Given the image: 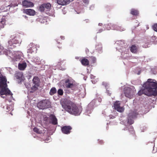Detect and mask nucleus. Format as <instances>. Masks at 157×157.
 Masks as SVG:
<instances>
[{
    "instance_id": "f257e3e1",
    "label": "nucleus",
    "mask_w": 157,
    "mask_h": 157,
    "mask_svg": "<svg viewBox=\"0 0 157 157\" xmlns=\"http://www.w3.org/2000/svg\"><path fill=\"white\" fill-rule=\"evenodd\" d=\"M155 80L148 79L143 85V88L139 90L138 94L139 96L144 94L148 96L157 95V83Z\"/></svg>"
},
{
    "instance_id": "f03ea898",
    "label": "nucleus",
    "mask_w": 157,
    "mask_h": 157,
    "mask_svg": "<svg viewBox=\"0 0 157 157\" xmlns=\"http://www.w3.org/2000/svg\"><path fill=\"white\" fill-rule=\"evenodd\" d=\"M7 80L5 76L2 75H0V94L1 95L4 94L12 95L13 94L7 88Z\"/></svg>"
},
{
    "instance_id": "7ed1b4c3",
    "label": "nucleus",
    "mask_w": 157,
    "mask_h": 157,
    "mask_svg": "<svg viewBox=\"0 0 157 157\" xmlns=\"http://www.w3.org/2000/svg\"><path fill=\"white\" fill-rule=\"evenodd\" d=\"M61 105L62 107L70 113L76 115L78 112V108L75 104L71 101L67 103L62 102Z\"/></svg>"
},
{
    "instance_id": "20e7f679",
    "label": "nucleus",
    "mask_w": 157,
    "mask_h": 157,
    "mask_svg": "<svg viewBox=\"0 0 157 157\" xmlns=\"http://www.w3.org/2000/svg\"><path fill=\"white\" fill-rule=\"evenodd\" d=\"M37 106L39 109H41L49 108L51 106V102L48 100H43L38 103Z\"/></svg>"
},
{
    "instance_id": "39448f33",
    "label": "nucleus",
    "mask_w": 157,
    "mask_h": 157,
    "mask_svg": "<svg viewBox=\"0 0 157 157\" xmlns=\"http://www.w3.org/2000/svg\"><path fill=\"white\" fill-rule=\"evenodd\" d=\"M33 85L31 88L33 91H35L38 89L40 85V78L37 76H35L32 80Z\"/></svg>"
},
{
    "instance_id": "423d86ee",
    "label": "nucleus",
    "mask_w": 157,
    "mask_h": 157,
    "mask_svg": "<svg viewBox=\"0 0 157 157\" xmlns=\"http://www.w3.org/2000/svg\"><path fill=\"white\" fill-rule=\"evenodd\" d=\"M124 92L125 96L129 98H132L134 94V88L128 87L124 88Z\"/></svg>"
},
{
    "instance_id": "0eeeda50",
    "label": "nucleus",
    "mask_w": 157,
    "mask_h": 157,
    "mask_svg": "<svg viewBox=\"0 0 157 157\" xmlns=\"http://www.w3.org/2000/svg\"><path fill=\"white\" fill-rule=\"evenodd\" d=\"M51 5L49 3H44L41 5L39 7V10L41 12L49 11L51 9Z\"/></svg>"
},
{
    "instance_id": "6e6552de",
    "label": "nucleus",
    "mask_w": 157,
    "mask_h": 157,
    "mask_svg": "<svg viewBox=\"0 0 157 157\" xmlns=\"http://www.w3.org/2000/svg\"><path fill=\"white\" fill-rule=\"evenodd\" d=\"M29 49L28 50L27 52L29 53H32L33 52H36L37 48V46L33 43H31L29 45Z\"/></svg>"
},
{
    "instance_id": "1a4fd4ad",
    "label": "nucleus",
    "mask_w": 157,
    "mask_h": 157,
    "mask_svg": "<svg viewBox=\"0 0 157 157\" xmlns=\"http://www.w3.org/2000/svg\"><path fill=\"white\" fill-rule=\"evenodd\" d=\"M120 105V104L119 101H116L114 104V107L115 109L119 112L121 113L124 111V109L121 107Z\"/></svg>"
},
{
    "instance_id": "9d476101",
    "label": "nucleus",
    "mask_w": 157,
    "mask_h": 157,
    "mask_svg": "<svg viewBox=\"0 0 157 157\" xmlns=\"http://www.w3.org/2000/svg\"><path fill=\"white\" fill-rule=\"evenodd\" d=\"M8 43L9 44L8 47L10 48H13L15 47L14 44H19V41L17 40L14 38L9 40L8 41Z\"/></svg>"
},
{
    "instance_id": "9b49d317",
    "label": "nucleus",
    "mask_w": 157,
    "mask_h": 157,
    "mask_svg": "<svg viewBox=\"0 0 157 157\" xmlns=\"http://www.w3.org/2000/svg\"><path fill=\"white\" fill-rule=\"evenodd\" d=\"M156 37L155 36H153L151 37L149 39V40L145 42V44L143 45V47L144 48H147L149 47V44L154 42V41L156 40Z\"/></svg>"
},
{
    "instance_id": "f8f14e48",
    "label": "nucleus",
    "mask_w": 157,
    "mask_h": 157,
    "mask_svg": "<svg viewBox=\"0 0 157 157\" xmlns=\"http://www.w3.org/2000/svg\"><path fill=\"white\" fill-rule=\"evenodd\" d=\"M72 129L71 127L70 126H64L62 128L61 130L63 133L68 134L70 133V131Z\"/></svg>"
},
{
    "instance_id": "ddd939ff",
    "label": "nucleus",
    "mask_w": 157,
    "mask_h": 157,
    "mask_svg": "<svg viewBox=\"0 0 157 157\" xmlns=\"http://www.w3.org/2000/svg\"><path fill=\"white\" fill-rule=\"evenodd\" d=\"M15 77L21 82L23 81L24 77L23 74L21 72H17L15 74Z\"/></svg>"
},
{
    "instance_id": "4468645a",
    "label": "nucleus",
    "mask_w": 157,
    "mask_h": 157,
    "mask_svg": "<svg viewBox=\"0 0 157 157\" xmlns=\"http://www.w3.org/2000/svg\"><path fill=\"white\" fill-rule=\"evenodd\" d=\"M73 0H57L56 2L59 5L64 6L69 4L70 2Z\"/></svg>"
},
{
    "instance_id": "2eb2a0df",
    "label": "nucleus",
    "mask_w": 157,
    "mask_h": 157,
    "mask_svg": "<svg viewBox=\"0 0 157 157\" xmlns=\"http://www.w3.org/2000/svg\"><path fill=\"white\" fill-rule=\"evenodd\" d=\"M23 12L30 16H34L35 14V11L31 9H24Z\"/></svg>"
},
{
    "instance_id": "dca6fc26",
    "label": "nucleus",
    "mask_w": 157,
    "mask_h": 157,
    "mask_svg": "<svg viewBox=\"0 0 157 157\" xmlns=\"http://www.w3.org/2000/svg\"><path fill=\"white\" fill-rule=\"evenodd\" d=\"M81 90L79 89V92H80L79 94V95H80V97L82 98H83L86 95V90L85 87L81 85L79 87Z\"/></svg>"
},
{
    "instance_id": "f3484780",
    "label": "nucleus",
    "mask_w": 157,
    "mask_h": 157,
    "mask_svg": "<svg viewBox=\"0 0 157 157\" xmlns=\"http://www.w3.org/2000/svg\"><path fill=\"white\" fill-rule=\"evenodd\" d=\"M65 85L67 88H72L74 86V84L73 82L68 79H67L65 81Z\"/></svg>"
},
{
    "instance_id": "a211bd4d",
    "label": "nucleus",
    "mask_w": 157,
    "mask_h": 157,
    "mask_svg": "<svg viewBox=\"0 0 157 157\" xmlns=\"http://www.w3.org/2000/svg\"><path fill=\"white\" fill-rule=\"evenodd\" d=\"M94 108V105L91 102L89 103L86 108V111L88 114L91 113Z\"/></svg>"
},
{
    "instance_id": "6ab92c4d",
    "label": "nucleus",
    "mask_w": 157,
    "mask_h": 157,
    "mask_svg": "<svg viewBox=\"0 0 157 157\" xmlns=\"http://www.w3.org/2000/svg\"><path fill=\"white\" fill-rule=\"evenodd\" d=\"M22 5L26 7H32L34 6V4L31 2L24 0L22 2Z\"/></svg>"
},
{
    "instance_id": "aec40b11",
    "label": "nucleus",
    "mask_w": 157,
    "mask_h": 157,
    "mask_svg": "<svg viewBox=\"0 0 157 157\" xmlns=\"http://www.w3.org/2000/svg\"><path fill=\"white\" fill-rule=\"evenodd\" d=\"M50 117L51 123L53 124L56 125L57 124V120L54 115L51 114L50 116Z\"/></svg>"
},
{
    "instance_id": "412c9836",
    "label": "nucleus",
    "mask_w": 157,
    "mask_h": 157,
    "mask_svg": "<svg viewBox=\"0 0 157 157\" xmlns=\"http://www.w3.org/2000/svg\"><path fill=\"white\" fill-rule=\"evenodd\" d=\"M138 48L135 44L132 45L130 48V51L133 53H136L138 51Z\"/></svg>"
},
{
    "instance_id": "4be33fe9",
    "label": "nucleus",
    "mask_w": 157,
    "mask_h": 157,
    "mask_svg": "<svg viewBox=\"0 0 157 157\" xmlns=\"http://www.w3.org/2000/svg\"><path fill=\"white\" fill-rule=\"evenodd\" d=\"M27 66L26 63H19L18 65V69L21 70H24L26 67Z\"/></svg>"
},
{
    "instance_id": "5701e85b",
    "label": "nucleus",
    "mask_w": 157,
    "mask_h": 157,
    "mask_svg": "<svg viewBox=\"0 0 157 157\" xmlns=\"http://www.w3.org/2000/svg\"><path fill=\"white\" fill-rule=\"evenodd\" d=\"M82 64L84 66H87L89 65V61L86 59H83L81 61Z\"/></svg>"
},
{
    "instance_id": "b1692460",
    "label": "nucleus",
    "mask_w": 157,
    "mask_h": 157,
    "mask_svg": "<svg viewBox=\"0 0 157 157\" xmlns=\"http://www.w3.org/2000/svg\"><path fill=\"white\" fill-rule=\"evenodd\" d=\"M138 115V113L136 112H133L129 113V117L130 118H134Z\"/></svg>"
},
{
    "instance_id": "393cba45",
    "label": "nucleus",
    "mask_w": 157,
    "mask_h": 157,
    "mask_svg": "<svg viewBox=\"0 0 157 157\" xmlns=\"http://www.w3.org/2000/svg\"><path fill=\"white\" fill-rule=\"evenodd\" d=\"M130 13L133 15L137 16L139 14V12L137 10L133 9H131Z\"/></svg>"
},
{
    "instance_id": "a878e982",
    "label": "nucleus",
    "mask_w": 157,
    "mask_h": 157,
    "mask_svg": "<svg viewBox=\"0 0 157 157\" xmlns=\"http://www.w3.org/2000/svg\"><path fill=\"white\" fill-rule=\"evenodd\" d=\"M128 130L129 132L132 135H134L135 134V132L133 129V127L131 125H129L128 127Z\"/></svg>"
},
{
    "instance_id": "bb28decb",
    "label": "nucleus",
    "mask_w": 157,
    "mask_h": 157,
    "mask_svg": "<svg viewBox=\"0 0 157 157\" xmlns=\"http://www.w3.org/2000/svg\"><path fill=\"white\" fill-rule=\"evenodd\" d=\"M95 48L99 52H101L102 49V45L101 44H99L96 45Z\"/></svg>"
},
{
    "instance_id": "cd10ccee",
    "label": "nucleus",
    "mask_w": 157,
    "mask_h": 157,
    "mask_svg": "<svg viewBox=\"0 0 157 157\" xmlns=\"http://www.w3.org/2000/svg\"><path fill=\"white\" fill-rule=\"evenodd\" d=\"M56 92L57 90L56 88L54 87H53L51 89L49 92V94L50 95H52L56 94Z\"/></svg>"
},
{
    "instance_id": "c85d7f7f",
    "label": "nucleus",
    "mask_w": 157,
    "mask_h": 157,
    "mask_svg": "<svg viewBox=\"0 0 157 157\" xmlns=\"http://www.w3.org/2000/svg\"><path fill=\"white\" fill-rule=\"evenodd\" d=\"M6 20L4 19H2L0 21V29L3 28L4 26L5 25Z\"/></svg>"
},
{
    "instance_id": "c756f323",
    "label": "nucleus",
    "mask_w": 157,
    "mask_h": 157,
    "mask_svg": "<svg viewBox=\"0 0 157 157\" xmlns=\"http://www.w3.org/2000/svg\"><path fill=\"white\" fill-rule=\"evenodd\" d=\"M33 130L34 132L38 134H41L42 133V131L41 130H40L38 128L36 127H35L33 129Z\"/></svg>"
},
{
    "instance_id": "7c9ffc66",
    "label": "nucleus",
    "mask_w": 157,
    "mask_h": 157,
    "mask_svg": "<svg viewBox=\"0 0 157 157\" xmlns=\"http://www.w3.org/2000/svg\"><path fill=\"white\" fill-rule=\"evenodd\" d=\"M57 93L59 95L62 96L63 94V90L61 89H59L57 91Z\"/></svg>"
},
{
    "instance_id": "2f4dec72",
    "label": "nucleus",
    "mask_w": 157,
    "mask_h": 157,
    "mask_svg": "<svg viewBox=\"0 0 157 157\" xmlns=\"http://www.w3.org/2000/svg\"><path fill=\"white\" fill-rule=\"evenodd\" d=\"M90 58L91 59V61L93 63H95L96 62V59L95 57L91 56L90 57Z\"/></svg>"
},
{
    "instance_id": "473e14b6",
    "label": "nucleus",
    "mask_w": 157,
    "mask_h": 157,
    "mask_svg": "<svg viewBox=\"0 0 157 157\" xmlns=\"http://www.w3.org/2000/svg\"><path fill=\"white\" fill-rule=\"evenodd\" d=\"M129 117V118L128 119V123L130 125H131L133 123L134 121L132 119H131Z\"/></svg>"
},
{
    "instance_id": "72a5a7b5",
    "label": "nucleus",
    "mask_w": 157,
    "mask_h": 157,
    "mask_svg": "<svg viewBox=\"0 0 157 157\" xmlns=\"http://www.w3.org/2000/svg\"><path fill=\"white\" fill-rule=\"evenodd\" d=\"M153 29L155 31L157 32V23H155L152 26Z\"/></svg>"
},
{
    "instance_id": "f704fd0d",
    "label": "nucleus",
    "mask_w": 157,
    "mask_h": 157,
    "mask_svg": "<svg viewBox=\"0 0 157 157\" xmlns=\"http://www.w3.org/2000/svg\"><path fill=\"white\" fill-rule=\"evenodd\" d=\"M83 2L85 4L87 5L89 2V0H82Z\"/></svg>"
},
{
    "instance_id": "c9c22d12",
    "label": "nucleus",
    "mask_w": 157,
    "mask_h": 157,
    "mask_svg": "<svg viewBox=\"0 0 157 157\" xmlns=\"http://www.w3.org/2000/svg\"><path fill=\"white\" fill-rule=\"evenodd\" d=\"M64 60H60L59 62H58V64L59 65L62 64L64 62Z\"/></svg>"
},
{
    "instance_id": "e433bc0d",
    "label": "nucleus",
    "mask_w": 157,
    "mask_h": 157,
    "mask_svg": "<svg viewBox=\"0 0 157 157\" xmlns=\"http://www.w3.org/2000/svg\"><path fill=\"white\" fill-rule=\"evenodd\" d=\"M98 142H99V143L100 144H102L104 143L103 141L102 140H100Z\"/></svg>"
},
{
    "instance_id": "4c0bfd02",
    "label": "nucleus",
    "mask_w": 157,
    "mask_h": 157,
    "mask_svg": "<svg viewBox=\"0 0 157 157\" xmlns=\"http://www.w3.org/2000/svg\"><path fill=\"white\" fill-rule=\"evenodd\" d=\"M82 106H80V105H79V112L82 111Z\"/></svg>"
},
{
    "instance_id": "58836bf2",
    "label": "nucleus",
    "mask_w": 157,
    "mask_h": 157,
    "mask_svg": "<svg viewBox=\"0 0 157 157\" xmlns=\"http://www.w3.org/2000/svg\"><path fill=\"white\" fill-rule=\"evenodd\" d=\"M102 84L103 85H104V86H106L107 85V83H106L105 82H103Z\"/></svg>"
},
{
    "instance_id": "ea45409f",
    "label": "nucleus",
    "mask_w": 157,
    "mask_h": 157,
    "mask_svg": "<svg viewBox=\"0 0 157 157\" xmlns=\"http://www.w3.org/2000/svg\"><path fill=\"white\" fill-rule=\"evenodd\" d=\"M23 17L25 18V19H27L28 18V17H27L25 15V16H23Z\"/></svg>"
},
{
    "instance_id": "a19ab883",
    "label": "nucleus",
    "mask_w": 157,
    "mask_h": 157,
    "mask_svg": "<svg viewBox=\"0 0 157 157\" xmlns=\"http://www.w3.org/2000/svg\"><path fill=\"white\" fill-rule=\"evenodd\" d=\"M124 29V28H123V29L121 30L120 31H122L124 30L125 29Z\"/></svg>"
},
{
    "instance_id": "79ce46f5",
    "label": "nucleus",
    "mask_w": 157,
    "mask_h": 157,
    "mask_svg": "<svg viewBox=\"0 0 157 157\" xmlns=\"http://www.w3.org/2000/svg\"><path fill=\"white\" fill-rule=\"evenodd\" d=\"M84 80H86V78L85 77L84 78Z\"/></svg>"
},
{
    "instance_id": "37998d69",
    "label": "nucleus",
    "mask_w": 157,
    "mask_h": 157,
    "mask_svg": "<svg viewBox=\"0 0 157 157\" xmlns=\"http://www.w3.org/2000/svg\"><path fill=\"white\" fill-rule=\"evenodd\" d=\"M58 47L59 48H62V47H59V46H58Z\"/></svg>"
},
{
    "instance_id": "c03bdc74",
    "label": "nucleus",
    "mask_w": 157,
    "mask_h": 157,
    "mask_svg": "<svg viewBox=\"0 0 157 157\" xmlns=\"http://www.w3.org/2000/svg\"><path fill=\"white\" fill-rule=\"evenodd\" d=\"M109 90H107V93H109Z\"/></svg>"
},
{
    "instance_id": "a18cd8bd",
    "label": "nucleus",
    "mask_w": 157,
    "mask_h": 157,
    "mask_svg": "<svg viewBox=\"0 0 157 157\" xmlns=\"http://www.w3.org/2000/svg\"><path fill=\"white\" fill-rule=\"evenodd\" d=\"M102 31V29H101V30H100V32H101V31Z\"/></svg>"
},
{
    "instance_id": "49530a36",
    "label": "nucleus",
    "mask_w": 157,
    "mask_h": 157,
    "mask_svg": "<svg viewBox=\"0 0 157 157\" xmlns=\"http://www.w3.org/2000/svg\"><path fill=\"white\" fill-rule=\"evenodd\" d=\"M0 52H1V49H0Z\"/></svg>"
},
{
    "instance_id": "de8ad7c7",
    "label": "nucleus",
    "mask_w": 157,
    "mask_h": 157,
    "mask_svg": "<svg viewBox=\"0 0 157 157\" xmlns=\"http://www.w3.org/2000/svg\"><path fill=\"white\" fill-rule=\"evenodd\" d=\"M109 94H111V93H109Z\"/></svg>"
}]
</instances>
